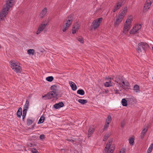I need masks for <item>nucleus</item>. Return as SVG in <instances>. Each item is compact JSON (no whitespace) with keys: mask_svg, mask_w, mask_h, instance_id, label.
<instances>
[{"mask_svg":"<svg viewBox=\"0 0 153 153\" xmlns=\"http://www.w3.org/2000/svg\"><path fill=\"white\" fill-rule=\"evenodd\" d=\"M27 146L28 147H31L32 146V144L29 143H27Z\"/></svg>","mask_w":153,"mask_h":153,"instance_id":"nucleus-47","label":"nucleus"},{"mask_svg":"<svg viewBox=\"0 0 153 153\" xmlns=\"http://www.w3.org/2000/svg\"><path fill=\"white\" fill-rule=\"evenodd\" d=\"M133 90L136 93H140V90L139 86L137 84L134 85L133 88Z\"/></svg>","mask_w":153,"mask_h":153,"instance_id":"nucleus-20","label":"nucleus"},{"mask_svg":"<svg viewBox=\"0 0 153 153\" xmlns=\"http://www.w3.org/2000/svg\"><path fill=\"white\" fill-rule=\"evenodd\" d=\"M123 18L124 17L119 15L116 18L115 22L114 23V26L115 27L118 26L119 24L121 22Z\"/></svg>","mask_w":153,"mask_h":153,"instance_id":"nucleus-13","label":"nucleus"},{"mask_svg":"<svg viewBox=\"0 0 153 153\" xmlns=\"http://www.w3.org/2000/svg\"><path fill=\"white\" fill-rule=\"evenodd\" d=\"M94 131V128L93 127L91 126L89 127L88 134V137H90L93 133Z\"/></svg>","mask_w":153,"mask_h":153,"instance_id":"nucleus-19","label":"nucleus"},{"mask_svg":"<svg viewBox=\"0 0 153 153\" xmlns=\"http://www.w3.org/2000/svg\"><path fill=\"white\" fill-rule=\"evenodd\" d=\"M79 25L77 23H75L74 25L72 31V33L73 34L75 33L76 31H78L79 28Z\"/></svg>","mask_w":153,"mask_h":153,"instance_id":"nucleus-16","label":"nucleus"},{"mask_svg":"<svg viewBox=\"0 0 153 153\" xmlns=\"http://www.w3.org/2000/svg\"><path fill=\"white\" fill-rule=\"evenodd\" d=\"M29 102L28 100H26L25 102V103L24 105L23 111L22 119L23 121H24V120L28 108H29Z\"/></svg>","mask_w":153,"mask_h":153,"instance_id":"nucleus-8","label":"nucleus"},{"mask_svg":"<svg viewBox=\"0 0 153 153\" xmlns=\"http://www.w3.org/2000/svg\"><path fill=\"white\" fill-rule=\"evenodd\" d=\"M102 20V18H100L97 19L93 21L92 23L91 26L94 30L97 29L99 26Z\"/></svg>","mask_w":153,"mask_h":153,"instance_id":"nucleus-7","label":"nucleus"},{"mask_svg":"<svg viewBox=\"0 0 153 153\" xmlns=\"http://www.w3.org/2000/svg\"><path fill=\"white\" fill-rule=\"evenodd\" d=\"M109 79H111V78H109Z\"/></svg>","mask_w":153,"mask_h":153,"instance_id":"nucleus-51","label":"nucleus"},{"mask_svg":"<svg viewBox=\"0 0 153 153\" xmlns=\"http://www.w3.org/2000/svg\"><path fill=\"white\" fill-rule=\"evenodd\" d=\"M109 123H107L105 122V124L104 125V129L105 130L107 129L109 126Z\"/></svg>","mask_w":153,"mask_h":153,"instance_id":"nucleus-42","label":"nucleus"},{"mask_svg":"<svg viewBox=\"0 0 153 153\" xmlns=\"http://www.w3.org/2000/svg\"><path fill=\"white\" fill-rule=\"evenodd\" d=\"M77 40L80 42L81 43H83L84 40L82 37H80L77 38Z\"/></svg>","mask_w":153,"mask_h":153,"instance_id":"nucleus-41","label":"nucleus"},{"mask_svg":"<svg viewBox=\"0 0 153 153\" xmlns=\"http://www.w3.org/2000/svg\"><path fill=\"white\" fill-rule=\"evenodd\" d=\"M72 22V19H69L67 21V22L65 23V25H64L62 29V31L63 32H65L66 30L68 28V27L71 24Z\"/></svg>","mask_w":153,"mask_h":153,"instance_id":"nucleus-14","label":"nucleus"},{"mask_svg":"<svg viewBox=\"0 0 153 153\" xmlns=\"http://www.w3.org/2000/svg\"><path fill=\"white\" fill-rule=\"evenodd\" d=\"M32 152L33 153H36L37 152V151L36 149H32Z\"/></svg>","mask_w":153,"mask_h":153,"instance_id":"nucleus-46","label":"nucleus"},{"mask_svg":"<svg viewBox=\"0 0 153 153\" xmlns=\"http://www.w3.org/2000/svg\"><path fill=\"white\" fill-rule=\"evenodd\" d=\"M51 89L53 90L52 91L58 92L57 87L55 85L52 86L51 87Z\"/></svg>","mask_w":153,"mask_h":153,"instance_id":"nucleus-33","label":"nucleus"},{"mask_svg":"<svg viewBox=\"0 0 153 153\" xmlns=\"http://www.w3.org/2000/svg\"><path fill=\"white\" fill-rule=\"evenodd\" d=\"M110 135L108 134H106L105 135L104 137L103 140L105 141L106 140L108 139Z\"/></svg>","mask_w":153,"mask_h":153,"instance_id":"nucleus-39","label":"nucleus"},{"mask_svg":"<svg viewBox=\"0 0 153 153\" xmlns=\"http://www.w3.org/2000/svg\"><path fill=\"white\" fill-rule=\"evenodd\" d=\"M122 80L120 79L119 76L116 77L115 82L118 84V85H121V84H122Z\"/></svg>","mask_w":153,"mask_h":153,"instance_id":"nucleus-23","label":"nucleus"},{"mask_svg":"<svg viewBox=\"0 0 153 153\" xmlns=\"http://www.w3.org/2000/svg\"><path fill=\"white\" fill-rule=\"evenodd\" d=\"M127 100H126L125 99H123L121 101V103L122 105L124 106H126L127 105Z\"/></svg>","mask_w":153,"mask_h":153,"instance_id":"nucleus-26","label":"nucleus"},{"mask_svg":"<svg viewBox=\"0 0 153 153\" xmlns=\"http://www.w3.org/2000/svg\"><path fill=\"white\" fill-rule=\"evenodd\" d=\"M152 0H146L143 8L144 11H146L149 8L152 3Z\"/></svg>","mask_w":153,"mask_h":153,"instance_id":"nucleus-12","label":"nucleus"},{"mask_svg":"<svg viewBox=\"0 0 153 153\" xmlns=\"http://www.w3.org/2000/svg\"><path fill=\"white\" fill-rule=\"evenodd\" d=\"M36 34H38V30H37V31H36Z\"/></svg>","mask_w":153,"mask_h":153,"instance_id":"nucleus-49","label":"nucleus"},{"mask_svg":"<svg viewBox=\"0 0 153 153\" xmlns=\"http://www.w3.org/2000/svg\"><path fill=\"white\" fill-rule=\"evenodd\" d=\"M147 130L148 129L146 128H144L143 130L140 135V137L141 139L143 138L146 133L147 131Z\"/></svg>","mask_w":153,"mask_h":153,"instance_id":"nucleus-22","label":"nucleus"},{"mask_svg":"<svg viewBox=\"0 0 153 153\" xmlns=\"http://www.w3.org/2000/svg\"><path fill=\"white\" fill-rule=\"evenodd\" d=\"M113 83L111 80H110L109 82H107L105 83L104 85L106 87H109L112 86Z\"/></svg>","mask_w":153,"mask_h":153,"instance_id":"nucleus-24","label":"nucleus"},{"mask_svg":"<svg viewBox=\"0 0 153 153\" xmlns=\"http://www.w3.org/2000/svg\"><path fill=\"white\" fill-rule=\"evenodd\" d=\"M126 153V149L125 148H123L122 149H121L120 152L119 153Z\"/></svg>","mask_w":153,"mask_h":153,"instance_id":"nucleus-44","label":"nucleus"},{"mask_svg":"<svg viewBox=\"0 0 153 153\" xmlns=\"http://www.w3.org/2000/svg\"><path fill=\"white\" fill-rule=\"evenodd\" d=\"M111 121V117L110 115H108L105 121V122L110 123Z\"/></svg>","mask_w":153,"mask_h":153,"instance_id":"nucleus-34","label":"nucleus"},{"mask_svg":"<svg viewBox=\"0 0 153 153\" xmlns=\"http://www.w3.org/2000/svg\"><path fill=\"white\" fill-rule=\"evenodd\" d=\"M53 77L52 76H49L46 78V80L50 82L52 81L53 79Z\"/></svg>","mask_w":153,"mask_h":153,"instance_id":"nucleus-38","label":"nucleus"},{"mask_svg":"<svg viewBox=\"0 0 153 153\" xmlns=\"http://www.w3.org/2000/svg\"><path fill=\"white\" fill-rule=\"evenodd\" d=\"M48 9L47 7H45L41 11L40 13V18L42 19L44 16L46 15L47 13Z\"/></svg>","mask_w":153,"mask_h":153,"instance_id":"nucleus-15","label":"nucleus"},{"mask_svg":"<svg viewBox=\"0 0 153 153\" xmlns=\"http://www.w3.org/2000/svg\"><path fill=\"white\" fill-rule=\"evenodd\" d=\"M48 22L46 21L45 20L43 21L39 26V34L42 32L45 28L46 26L47 25Z\"/></svg>","mask_w":153,"mask_h":153,"instance_id":"nucleus-11","label":"nucleus"},{"mask_svg":"<svg viewBox=\"0 0 153 153\" xmlns=\"http://www.w3.org/2000/svg\"><path fill=\"white\" fill-rule=\"evenodd\" d=\"M13 4V0H7V1L6 3L4 5L3 8L0 13V20H3L6 17L10 8L12 7Z\"/></svg>","mask_w":153,"mask_h":153,"instance_id":"nucleus-1","label":"nucleus"},{"mask_svg":"<svg viewBox=\"0 0 153 153\" xmlns=\"http://www.w3.org/2000/svg\"><path fill=\"white\" fill-rule=\"evenodd\" d=\"M148 47V45L146 42H140L138 44V46L136 48V50L139 53H144L145 49L147 48Z\"/></svg>","mask_w":153,"mask_h":153,"instance_id":"nucleus-4","label":"nucleus"},{"mask_svg":"<svg viewBox=\"0 0 153 153\" xmlns=\"http://www.w3.org/2000/svg\"><path fill=\"white\" fill-rule=\"evenodd\" d=\"M128 102L131 105H132L137 102L136 100L134 97H129L127 98Z\"/></svg>","mask_w":153,"mask_h":153,"instance_id":"nucleus-17","label":"nucleus"},{"mask_svg":"<svg viewBox=\"0 0 153 153\" xmlns=\"http://www.w3.org/2000/svg\"><path fill=\"white\" fill-rule=\"evenodd\" d=\"M125 125V122L124 120H123L121 124V126L122 128H123Z\"/></svg>","mask_w":153,"mask_h":153,"instance_id":"nucleus-45","label":"nucleus"},{"mask_svg":"<svg viewBox=\"0 0 153 153\" xmlns=\"http://www.w3.org/2000/svg\"><path fill=\"white\" fill-rule=\"evenodd\" d=\"M39 138L41 140H43L45 138V135L44 134H41L39 136Z\"/></svg>","mask_w":153,"mask_h":153,"instance_id":"nucleus-43","label":"nucleus"},{"mask_svg":"<svg viewBox=\"0 0 153 153\" xmlns=\"http://www.w3.org/2000/svg\"><path fill=\"white\" fill-rule=\"evenodd\" d=\"M127 11V7H125L124 8V10H123V11L119 15L120 16H122L123 17H124V15L126 13Z\"/></svg>","mask_w":153,"mask_h":153,"instance_id":"nucleus-30","label":"nucleus"},{"mask_svg":"<svg viewBox=\"0 0 153 153\" xmlns=\"http://www.w3.org/2000/svg\"><path fill=\"white\" fill-rule=\"evenodd\" d=\"M45 120V117L43 115H42L40 117L39 120V123H43Z\"/></svg>","mask_w":153,"mask_h":153,"instance_id":"nucleus-32","label":"nucleus"},{"mask_svg":"<svg viewBox=\"0 0 153 153\" xmlns=\"http://www.w3.org/2000/svg\"><path fill=\"white\" fill-rule=\"evenodd\" d=\"M71 16L70 15V16H69V17H71Z\"/></svg>","mask_w":153,"mask_h":153,"instance_id":"nucleus-50","label":"nucleus"},{"mask_svg":"<svg viewBox=\"0 0 153 153\" xmlns=\"http://www.w3.org/2000/svg\"><path fill=\"white\" fill-rule=\"evenodd\" d=\"M27 53L29 55H34L35 51L33 49H30L27 50Z\"/></svg>","mask_w":153,"mask_h":153,"instance_id":"nucleus-29","label":"nucleus"},{"mask_svg":"<svg viewBox=\"0 0 153 153\" xmlns=\"http://www.w3.org/2000/svg\"><path fill=\"white\" fill-rule=\"evenodd\" d=\"M152 49L153 50V47H152Z\"/></svg>","mask_w":153,"mask_h":153,"instance_id":"nucleus-53","label":"nucleus"},{"mask_svg":"<svg viewBox=\"0 0 153 153\" xmlns=\"http://www.w3.org/2000/svg\"><path fill=\"white\" fill-rule=\"evenodd\" d=\"M17 115L18 117H20L22 115V108H21L20 107L19 108L17 112Z\"/></svg>","mask_w":153,"mask_h":153,"instance_id":"nucleus-25","label":"nucleus"},{"mask_svg":"<svg viewBox=\"0 0 153 153\" xmlns=\"http://www.w3.org/2000/svg\"><path fill=\"white\" fill-rule=\"evenodd\" d=\"M33 123V121L30 119H27V124L28 126L31 125Z\"/></svg>","mask_w":153,"mask_h":153,"instance_id":"nucleus-40","label":"nucleus"},{"mask_svg":"<svg viewBox=\"0 0 153 153\" xmlns=\"http://www.w3.org/2000/svg\"><path fill=\"white\" fill-rule=\"evenodd\" d=\"M77 93L80 95H83L85 94V92L83 89H79L77 90Z\"/></svg>","mask_w":153,"mask_h":153,"instance_id":"nucleus-31","label":"nucleus"},{"mask_svg":"<svg viewBox=\"0 0 153 153\" xmlns=\"http://www.w3.org/2000/svg\"><path fill=\"white\" fill-rule=\"evenodd\" d=\"M78 101L80 103L82 104H84L88 102V101L86 100L79 99Z\"/></svg>","mask_w":153,"mask_h":153,"instance_id":"nucleus-27","label":"nucleus"},{"mask_svg":"<svg viewBox=\"0 0 153 153\" xmlns=\"http://www.w3.org/2000/svg\"><path fill=\"white\" fill-rule=\"evenodd\" d=\"M153 148V144L152 143L147 150L148 153H150L152 151Z\"/></svg>","mask_w":153,"mask_h":153,"instance_id":"nucleus-37","label":"nucleus"},{"mask_svg":"<svg viewBox=\"0 0 153 153\" xmlns=\"http://www.w3.org/2000/svg\"><path fill=\"white\" fill-rule=\"evenodd\" d=\"M105 93H107V92L106 91H105Z\"/></svg>","mask_w":153,"mask_h":153,"instance_id":"nucleus-52","label":"nucleus"},{"mask_svg":"<svg viewBox=\"0 0 153 153\" xmlns=\"http://www.w3.org/2000/svg\"><path fill=\"white\" fill-rule=\"evenodd\" d=\"M58 92L50 91L47 94L43 96L42 97L45 100L50 99L52 98H54L56 97L58 94Z\"/></svg>","mask_w":153,"mask_h":153,"instance_id":"nucleus-6","label":"nucleus"},{"mask_svg":"<svg viewBox=\"0 0 153 153\" xmlns=\"http://www.w3.org/2000/svg\"><path fill=\"white\" fill-rule=\"evenodd\" d=\"M66 140L72 143L75 142L76 140V139H74L73 137H71L68 138L66 139Z\"/></svg>","mask_w":153,"mask_h":153,"instance_id":"nucleus-28","label":"nucleus"},{"mask_svg":"<svg viewBox=\"0 0 153 153\" xmlns=\"http://www.w3.org/2000/svg\"><path fill=\"white\" fill-rule=\"evenodd\" d=\"M64 106V104L62 102H60L58 103H56L53 105L54 108L56 109H59Z\"/></svg>","mask_w":153,"mask_h":153,"instance_id":"nucleus-18","label":"nucleus"},{"mask_svg":"<svg viewBox=\"0 0 153 153\" xmlns=\"http://www.w3.org/2000/svg\"><path fill=\"white\" fill-rule=\"evenodd\" d=\"M112 140H109L108 142L106 144L104 151L107 153H113L114 149V146H111Z\"/></svg>","mask_w":153,"mask_h":153,"instance_id":"nucleus-5","label":"nucleus"},{"mask_svg":"<svg viewBox=\"0 0 153 153\" xmlns=\"http://www.w3.org/2000/svg\"><path fill=\"white\" fill-rule=\"evenodd\" d=\"M114 91H115V94H118V90H114Z\"/></svg>","mask_w":153,"mask_h":153,"instance_id":"nucleus-48","label":"nucleus"},{"mask_svg":"<svg viewBox=\"0 0 153 153\" xmlns=\"http://www.w3.org/2000/svg\"><path fill=\"white\" fill-rule=\"evenodd\" d=\"M126 0H119L118 1L117 5L116 6L114 7L113 11V12H115L117 10H118L123 5V3L125 2Z\"/></svg>","mask_w":153,"mask_h":153,"instance_id":"nucleus-9","label":"nucleus"},{"mask_svg":"<svg viewBox=\"0 0 153 153\" xmlns=\"http://www.w3.org/2000/svg\"><path fill=\"white\" fill-rule=\"evenodd\" d=\"M122 84H121V85L120 86L121 87H122V88L123 89H125L126 87V86L127 85V83H126L124 81H122Z\"/></svg>","mask_w":153,"mask_h":153,"instance_id":"nucleus-36","label":"nucleus"},{"mask_svg":"<svg viewBox=\"0 0 153 153\" xmlns=\"http://www.w3.org/2000/svg\"><path fill=\"white\" fill-rule=\"evenodd\" d=\"M129 143L130 145H133L134 144V139L132 137H131L129 139Z\"/></svg>","mask_w":153,"mask_h":153,"instance_id":"nucleus-35","label":"nucleus"},{"mask_svg":"<svg viewBox=\"0 0 153 153\" xmlns=\"http://www.w3.org/2000/svg\"><path fill=\"white\" fill-rule=\"evenodd\" d=\"M141 25L140 24H137L135 25V26L130 31V33L131 34H134L141 29Z\"/></svg>","mask_w":153,"mask_h":153,"instance_id":"nucleus-10","label":"nucleus"},{"mask_svg":"<svg viewBox=\"0 0 153 153\" xmlns=\"http://www.w3.org/2000/svg\"><path fill=\"white\" fill-rule=\"evenodd\" d=\"M69 83L72 90H73V91H75L76 89V85L74 82H73L72 81H69Z\"/></svg>","mask_w":153,"mask_h":153,"instance_id":"nucleus-21","label":"nucleus"},{"mask_svg":"<svg viewBox=\"0 0 153 153\" xmlns=\"http://www.w3.org/2000/svg\"><path fill=\"white\" fill-rule=\"evenodd\" d=\"M132 21V16H128L126 19L124 25L123 29V33L126 34L131 28V24Z\"/></svg>","mask_w":153,"mask_h":153,"instance_id":"nucleus-2","label":"nucleus"},{"mask_svg":"<svg viewBox=\"0 0 153 153\" xmlns=\"http://www.w3.org/2000/svg\"><path fill=\"white\" fill-rule=\"evenodd\" d=\"M11 67L14 71L17 73H20L22 71L21 67L20 66V63L15 61L12 60L10 62Z\"/></svg>","mask_w":153,"mask_h":153,"instance_id":"nucleus-3","label":"nucleus"}]
</instances>
